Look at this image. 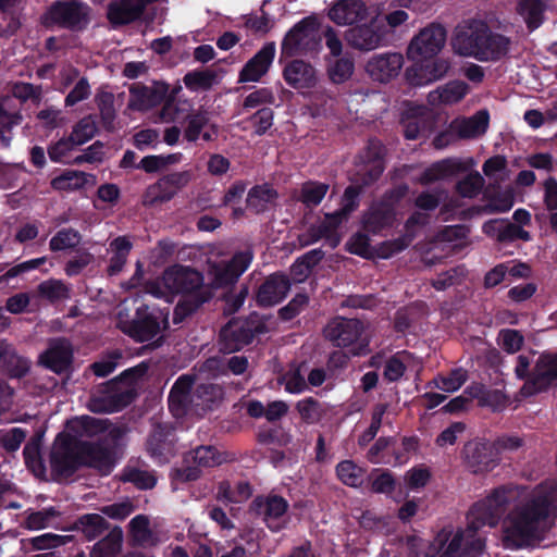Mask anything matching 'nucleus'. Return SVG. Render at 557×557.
Listing matches in <instances>:
<instances>
[{"label":"nucleus","instance_id":"1","mask_svg":"<svg viewBox=\"0 0 557 557\" xmlns=\"http://www.w3.org/2000/svg\"><path fill=\"white\" fill-rule=\"evenodd\" d=\"M510 492L505 485L494 488L472 505L466 530H457L449 541V534L441 533L438 557H479L485 540L478 535V531L486 525L495 528L502 518L507 546L522 548L542 540L557 518V483H540L504 516L510 503Z\"/></svg>","mask_w":557,"mask_h":557},{"label":"nucleus","instance_id":"2","mask_svg":"<svg viewBox=\"0 0 557 557\" xmlns=\"http://www.w3.org/2000/svg\"><path fill=\"white\" fill-rule=\"evenodd\" d=\"M46 429L35 430L23 448L26 468L39 480L62 482L70 478V418L63 421V429L55 436L48 455L49 468L42 457L41 447Z\"/></svg>","mask_w":557,"mask_h":557},{"label":"nucleus","instance_id":"3","mask_svg":"<svg viewBox=\"0 0 557 557\" xmlns=\"http://www.w3.org/2000/svg\"><path fill=\"white\" fill-rule=\"evenodd\" d=\"M147 370L148 366L140 362L98 385L90 394L89 410L98 413H113L129 406L138 396L137 382Z\"/></svg>","mask_w":557,"mask_h":557},{"label":"nucleus","instance_id":"4","mask_svg":"<svg viewBox=\"0 0 557 557\" xmlns=\"http://www.w3.org/2000/svg\"><path fill=\"white\" fill-rule=\"evenodd\" d=\"M123 431L113 426L96 442H79L72 436V474L81 467L86 466L109 473L114 466V453Z\"/></svg>","mask_w":557,"mask_h":557},{"label":"nucleus","instance_id":"5","mask_svg":"<svg viewBox=\"0 0 557 557\" xmlns=\"http://www.w3.org/2000/svg\"><path fill=\"white\" fill-rule=\"evenodd\" d=\"M407 193V185H398L386 190L379 200L373 201L361 216L363 231L377 235L384 230L392 228L397 220V207Z\"/></svg>","mask_w":557,"mask_h":557},{"label":"nucleus","instance_id":"6","mask_svg":"<svg viewBox=\"0 0 557 557\" xmlns=\"http://www.w3.org/2000/svg\"><path fill=\"white\" fill-rule=\"evenodd\" d=\"M169 312L158 306L141 305L136 308L132 319L119 322L120 330L137 343L156 338L162 330L169 327Z\"/></svg>","mask_w":557,"mask_h":557},{"label":"nucleus","instance_id":"7","mask_svg":"<svg viewBox=\"0 0 557 557\" xmlns=\"http://www.w3.org/2000/svg\"><path fill=\"white\" fill-rule=\"evenodd\" d=\"M268 331L265 323L257 314L246 319L232 318L219 332L220 352L234 354L251 344L255 337Z\"/></svg>","mask_w":557,"mask_h":557},{"label":"nucleus","instance_id":"8","mask_svg":"<svg viewBox=\"0 0 557 557\" xmlns=\"http://www.w3.org/2000/svg\"><path fill=\"white\" fill-rule=\"evenodd\" d=\"M164 287L172 294H181L182 297H197L209 293L213 298V288L205 284L203 274L196 269L176 264L168 268L163 275Z\"/></svg>","mask_w":557,"mask_h":557},{"label":"nucleus","instance_id":"9","mask_svg":"<svg viewBox=\"0 0 557 557\" xmlns=\"http://www.w3.org/2000/svg\"><path fill=\"white\" fill-rule=\"evenodd\" d=\"M318 23L315 17L307 16L297 22L284 36L281 42L280 63L284 59L305 54L314 49Z\"/></svg>","mask_w":557,"mask_h":557},{"label":"nucleus","instance_id":"10","mask_svg":"<svg viewBox=\"0 0 557 557\" xmlns=\"http://www.w3.org/2000/svg\"><path fill=\"white\" fill-rule=\"evenodd\" d=\"M447 30L441 23H430L408 45L407 55L411 60H426L436 57L445 46Z\"/></svg>","mask_w":557,"mask_h":557},{"label":"nucleus","instance_id":"11","mask_svg":"<svg viewBox=\"0 0 557 557\" xmlns=\"http://www.w3.org/2000/svg\"><path fill=\"white\" fill-rule=\"evenodd\" d=\"M288 508V502L283 496L276 494L257 496L251 502V510L262 519L267 528L272 532H280L285 529V516Z\"/></svg>","mask_w":557,"mask_h":557},{"label":"nucleus","instance_id":"12","mask_svg":"<svg viewBox=\"0 0 557 557\" xmlns=\"http://www.w3.org/2000/svg\"><path fill=\"white\" fill-rule=\"evenodd\" d=\"M462 456L467 468L474 474L492 471L499 461L493 443L472 440L465 444Z\"/></svg>","mask_w":557,"mask_h":557},{"label":"nucleus","instance_id":"13","mask_svg":"<svg viewBox=\"0 0 557 557\" xmlns=\"http://www.w3.org/2000/svg\"><path fill=\"white\" fill-rule=\"evenodd\" d=\"M347 44L359 51H371L384 46L386 33L376 18L368 23L357 24L345 32Z\"/></svg>","mask_w":557,"mask_h":557},{"label":"nucleus","instance_id":"14","mask_svg":"<svg viewBox=\"0 0 557 557\" xmlns=\"http://www.w3.org/2000/svg\"><path fill=\"white\" fill-rule=\"evenodd\" d=\"M364 332L362 321L336 317L324 327V337L335 347L346 348L356 344Z\"/></svg>","mask_w":557,"mask_h":557},{"label":"nucleus","instance_id":"15","mask_svg":"<svg viewBox=\"0 0 557 557\" xmlns=\"http://www.w3.org/2000/svg\"><path fill=\"white\" fill-rule=\"evenodd\" d=\"M252 258V252L249 250L238 251L228 261L214 264L211 268L213 280L212 284H210L213 290L234 285L249 268Z\"/></svg>","mask_w":557,"mask_h":557},{"label":"nucleus","instance_id":"16","mask_svg":"<svg viewBox=\"0 0 557 557\" xmlns=\"http://www.w3.org/2000/svg\"><path fill=\"white\" fill-rule=\"evenodd\" d=\"M188 171L173 172L160 177L145 193V203L154 206L170 201L190 181Z\"/></svg>","mask_w":557,"mask_h":557},{"label":"nucleus","instance_id":"17","mask_svg":"<svg viewBox=\"0 0 557 557\" xmlns=\"http://www.w3.org/2000/svg\"><path fill=\"white\" fill-rule=\"evenodd\" d=\"M557 384V351L543 352L539 356L531 379L524 384V389L530 394L547 391Z\"/></svg>","mask_w":557,"mask_h":557},{"label":"nucleus","instance_id":"18","mask_svg":"<svg viewBox=\"0 0 557 557\" xmlns=\"http://www.w3.org/2000/svg\"><path fill=\"white\" fill-rule=\"evenodd\" d=\"M484 26L485 23L482 22L458 25L450 40L453 51L460 57H471L476 60Z\"/></svg>","mask_w":557,"mask_h":557},{"label":"nucleus","instance_id":"19","mask_svg":"<svg viewBox=\"0 0 557 557\" xmlns=\"http://www.w3.org/2000/svg\"><path fill=\"white\" fill-rule=\"evenodd\" d=\"M289 277L283 272L269 275L259 286L256 302L261 308L273 307L282 302L290 290Z\"/></svg>","mask_w":557,"mask_h":557},{"label":"nucleus","instance_id":"20","mask_svg":"<svg viewBox=\"0 0 557 557\" xmlns=\"http://www.w3.org/2000/svg\"><path fill=\"white\" fill-rule=\"evenodd\" d=\"M404 64V57L397 52L374 54L366 64L369 76L380 83H388L396 77Z\"/></svg>","mask_w":557,"mask_h":557},{"label":"nucleus","instance_id":"21","mask_svg":"<svg viewBox=\"0 0 557 557\" xmlns=\"http://www.w3.org/2000/svg\"><path fill=\"white\" fill-rule=\"evenodd\" d=\"M146 450L157 462H168L175 453L172 430L165 424H156L147 438Z\"/></svg>","mask_w":557,"mask_h":557},{"label":"nucleus","instance_id":"22","mask_svg":"<svg viewBox=\"0 0 557 557\" xmlns=\"http://www.w3.org/2000/svg\"><path fill=\"white\" fill-rule=\"evenodd\" d=\"M276 46L274 41L263 47L249 59L239 72V82H259L265 75L274 60Z\"/></svg>","mask_w":557,"mask_h":557},{"label":"nucleus","instance_id":"23","mask_svg":"<svg viewBox=\"0 0 557 557\" xmlns=\"http://www.w3.org/2000/svg\"><path fill=\"white\" fill-rule=\"evenodd\" d=\"M282 74L285 83L294 89H310L318 81L314 66L301 59L286 62Z\"/></svg>","mask_w":557,"mask_h":557},{"label":"nucleus","instance_id":"24","mask_svg":"<svg viewBox=\"0 0 557 557\" xmlns=\"http://www.w3.org/2000/svg\"><path fill=\"white\" fill-rule=\"evenodd\" d=\"M38 362L54 373L70 369V339L64 337L50 339L48 348L39 355Z\"/></svg>","mask_w":557,"mask_h":557},{"label":"nucleus","instance_id":"25","mask_svg":"<svg viewBox=\"0 0 557 557\" xmlns=\"http://www.w3.org/2000/svg\"><path fill=\"white\" fill-rule=\"evenodd\" d=\"M510 44L507 36L492 32L485 24L476 60L480 62L499 61L507 55Z\"/></svg>","mask_w":557,"mask_h":557},{"label":"nucleus","instance_id":"26","mask_svg":"<svg viewBox=\"0 0 557 557\" xmlns=\"http://www.w3.org/2000/svg\"><path fill=\"white\" fill-rule=\"evenodd\" d=\"M368 16L369 9L362 0H338L329 11V17L337 25H357Z\"/></svg>","mask_w":557,"mask_h":557},{"label":"nucleus","instance_id":"27","mask_svg":"<svg viewBox=\"0 0 557 557\" xmlns=\"http://www.w3.org/2000/svg\"><path fill=\"white\" fill-rule=\"evenodd\" d=\"M168 92V86L147 87L145 85H134L129 88L131 108L147 110L161 104Z\"/></svg>","mask_w":557,"mask_h":557},{"label":"nucleus","instance_id":"28","mask_svg":"<svg viewBox=\"0 0 557 557\" xmlns=\"http://www.w3.org/2000/svg\"><path fill=\"white\" fill-rule=\"evenodd\" d=\"M471 399H476L480 407H490L494 411L506 407L508 397L499 389H492L482 383L473 382L463 391Z\"/></svg>","mask_w":557,"mask_h":557},{"label":"nucleus","instance_id":"29","mask_svg":"<svg viewBox=\"0 0 557 557\" xmlns=\"http://www.w3.org/2000/svg\"><path fill=\"white\" fill-rule=\"evenodd\" d=\"M434 123L432 113L424 108H419L401 120L404 136L408 140H416L426 135L432 129Z\"/></svg>","mask_w":557,"mask_h":557},{"label":"nucleus","instance_id":"30","mask_svg":"<svg viewBox=\"0 0 557 557\" xmlns=\"http://www.w3.org/2000/svg\"><path fill=\"white\" fill-rule=\"evenodd\" d=\"M277 197V191L269 184L255 185L248 190L246 206L252 213L262 214L275 203Z\"/></svg>","mask_w":557,"mask_h":557},{"label":"nucleus","instance_id":"31","mask_svg":"<svg viewBox=\"0 0 557 557\" xmlns=\"http://www.w3.org/2000/svg\"><path fill=\"white\" fill-rule=\"evenodd\" d=\"M185 461L194 462L196 467L213 468L226 462V454L218 450L212 445H200L185 453Z\"/></svg>","mask_w":557,"mask_h":557},{"label":"nucleus","instance_id":"32","mask_svg":"<svg viewBox=\"0 0 557 557\" xmlns=\"http://www.w3.org/2000/svg\"><path fill=\"white\" fill-rule=\"evenodd\" d=\"M247 414L255 419L265 418L273 423L281 420L288 412V405L283 400H274L267 406L260 400H250L246 406Z\"/></svg>","mask_w":557,"mask_h":557},{"label":"nucleus","instance_id":"33","mask_svg":"<svg viewBox=\"0 0 557 557\" xmlns=\"http://www.w3.org/2000/svg\"><path fill=\"white\" fill-rule=\"evenodd\" d=\"M108 422V420L89 416L72 418V436L75 440L83 436H103L110 431Z\"/></svg>","mask_w":557,"mask_h":557},{"label":"nucleus","instance_id":"34","mask_svg":"<svg viewBox=\"0 0 557 557\" xmlns=\"http://www.w3.org/2000/svg\"><path fill=\"white\" fill-rule=\"evenodd\" d=\"M490 113L487 110H480L469 119H463L456 125L459 138L468 139L483 135L488 127Z\"/></svg>","mask_w":557,"mask_h":557},{"label":"nucleus","instance_id":"35","mask_svg":"<svg viewBox=\"0 0 557 557\" xmlns=\"http://www.w3.org/2000/svg\"><path fill=\"white\" fill-rule=\"evenodd\" d=\"M329 189L330 185L327 183L309 180L301 184L295 199L306 208L312 209L322 202Z\"/></svg>","mask_w":557,"mask_h":557},{"label":"nucleus","instance_id":"36","mask_svg":"<svg viewBox=\"0 0 557 557\" xmlns=\"http://www.w3.org/2000/svg\"><path fill=\"white\" fill-rule=\"evenodd\" d=\"M110 248L113 255L109 260L107 273L110 276H114L123 270L133 244L127 236H117L110 243Z\"/></svg>","mask_w":557,"mask_h":557},{"label":"nucleus","instance_id":"37","mask_svg":"<svg viewBox=\"0 0 557 557\" xmlns=\"http://www.w3.org/2000/svg\"><path fill=\"white\" fill-rule=\"evenodd\" d=\"M326 73L333 84H344L350 79L355 71V61L348 53L326 61Z\"/></svg>","mask_w":557,"mask_h":557},{"label":"nucleus","instance_id":"38","mask_svg":"<svg viewBox=\"0 0 557 557\" xmlns=\"http://www.w3.org/2000/svg\"><path fill=\"white\" fill-rule=\"evenodd\" d=\"M122 542V529L115 527L94 545L90 557H115L121 552Z\"/></svg>","mask_w":557,"mask_h":557},{"label":"nucleus","instance_id":"39","mask_svg":"<svg viewBox=\"0 0 557 557\" xmlns=\"http://www.w3.org/2000/svg\"><path fill=\"white\" fill-rule=\"evenodd\" d=\"M202 474L199 467L194 462L185 461V454L183 455L182 465L171 469L169 478L173 491H177L182 485L197 481Z\"/></svg>","mask_w":557,"mask_h":557},{"label":"nucleus","instance_id":"40","mask_svg":"<svg viewBox=\"0 0 557 557\" xmlns=\"http://www.w3.org/2000/svg\"><path fill=\"white\" fill-rule=\"evenodd\" d=\"M211 300L209 293H203L195 297H182L176 304L173 311V323L181 324L186 318L195 313L203 304Z\"/></svg>","mask_w":557,"mask_h":557},{"label":"nucleus","instance_id":"41","mask_svg":"<svg viewBox=\"0 0 557 557\" xmlns=\"http://www.w3.org/2000/svg\"><path fill=\"white\" fill-rule=\"evenodd\" d=\"M337 479L350 487H359L363 483L364 469L359 467L354 460L346 459L337 463Z\"/></svg>","mask_w":557,"mask_h":557},{"label":"nucleus","instance_id":"42","mask_svg":"<svg viewBox=\"0 0 557 557\" xmlns=\"http://www.w3.org/2000/svg\"><path fill=\"white\" fill-rule=\"evenodd\" d=\"M545 4L542 0H520L519 12L523 16L530 32L539 28L543 23Z\"/></svg>","mask_w":557,"mask_h":557},{"label":"nucleus","instance_id":"43","mask_svg":"<svg viewBox=\"0 0 557 557\" xmlns=\"http://www.w3.org/2000/svg\"><path fill=\"white\" fill-rule=\"evenodd\" d=\"M96 104L100 112V119L107 131L114 129V120L116 117L114 109V96L110 91L99 90L95 97Z\"/></svg>","mask_w":557,"mask_h":557},{"label":"nucleus","instance_id":"44","mask_svg":"<svg viewBox=\"0 0 557 557\" xmlns=\"http://www.w3.org/2000/svg\"><path fill=\"white\" fill-rule=\"evenodd\" d=\"M223 387L211 382L198 384L194 392V398L199 400L203 407L209 409L220 404L223 400Z\"/></svg>","mask_w":557,"mask_h":557},{"label":"nucleus","instance_id":"45","mask_svg":"<svg viewBox=\"0 0 557 557\" xmlns=\"http://www.w3.org/2000/svg\"><path fill=\"white\" fill-rule=\"evenodd\" d=\"M295 409L299 413L301 421L306 424L318 423L325 412L322 404L311 396L298 400Z\"/></svg>","mask_w":557,"mask_h":557},{"label":"nucleus","instance_id":"46","mask_svg":"<svg viewBox=\"0 0 557 557\" xmlns=\"http://www.w3.org/2000/svg\"><path fill=\"white\" fill-rule=\"evenodd\" d=\"M186 121V126L184 129V139L188 143H196L202 129L209 124V115L206 111H194L193 113H187L184 117Z\"/></svg>","mask_w":557,"mask_h":557},{"label":"nucleus","instance_id":"47","mask_svg":"<svg viewBox=\"0 0 557 557\" xmlns=\"http://www.w3.org/2000/svg\"><path fill=\"white\" fill-rule=\"evenodd\" d=\"M462 170L460 162L446 159L441 162H436L426 169L421 176L423 183H432L442 180L446 176L453 175Z\"/></svg>","mask_w":557,"mask_h":557},{"label":"nucleus","instance_id":"48","mask_svg":"<svg viewBox=\"0 0 557 557\" xmlns=\"http://www.w3.org/2000/svg\"><path fill=\"white\" fill-rule=\"evenodd\" d=\"M216 78L212 70H194L185 74L183 82L187 89L191 91L209 90Z\"/></svg>","mask_w":557,"mask_h":557},{"label":"nucleus","instance_id":"49","mask_svg":"<svg viewBox=\"0 0 557 557\" xmlns=\"http://www.w3.org/2000/svg\"><path fill=\"white\" fill-rule=\"evenodd\" d=\"M41 23L46 27L60 25L70 27V1H58L53 3L41 16Z\"/></svg>","mask_w":557,"mask_h":557},{"label":"nucleus","instance_id":"50","mask_svg":"<svg viewBox=\"0 0 557 557\" xmlns=\"http://www.w3.org/2000/svg\"><path fill=\"white\" fill-rule=\"evenodd\" d=\"M121 480L134 484L141 491L152 490L157 484V476L152 471L129 467L124 469Z\"/></svg>","mask_w":557,"mask_h":557},{"label":"nucleus","instance_id":"51","mask_svg":"<svg viewBox=\"0 0 557 557\" xmlns=\"http://www.w3.org/2000/svg\"><path fill=\"white\" fill-rule=\"evenodd\" d=\"M0 366L3 372L11 379H22L30 370V361L17 355L13 349L7 355Z\"/></svg>","mask_w":557,"mask_h":557},{"label":"nucleus","instance_id":"52","mask_svg":"<svg viewBox=\"0 0 557 557\" xmlns=\"http://www.w3.org/2000/svg\"><path fill=\"white\" fill-rule=\"evenodd\" d=\"M22 122L21 108L12 107L9 98L0 99V133H11Z\"/></svg>","mask_w":557,"mask_h":557},{"label":"nucleus","instance_id":"53","mask_svg":"<svg viewBox=\"0 0 557 557\" xmlns=\"http://www.w3.org/2000/svg\"><path fill=\"white\" fill-rule=\"evenodd\" d=\"M82 236L72 228V275L94 261V255L88 248L81 246Z\"/></svg>","mask_w":557,"mask_h":557},{"label":"nucleus","instance_id":"54","mask_svg":"<svg viewBox=\"0 0 557 557\" xmlns=\"http://www.w3.org/2000/svg\"><path fill=\"white\" fill-rule=\"evenodd\" d=\"M412 1L413 0H392L388 3L384 20L389 27L396 28L408 21L409 14L405 9L410 8Z\"/></svg>","mask_w":557,"mask_h":557},{"label":"nucleus","instance_id":"55","mask_svg":"<svg viewBox=\"0 0 557 557\" xmlns=\"http://www.w3.org/2000/svg\"><path fill=\"white\" fill-rule=\"evenodd\" d=\"M468 380V372L462 368L453 369L447 375L434 379L435 386L444 392L453 393L459 389Z\"/></svg>","mask_w":557,"mask_h":557},{"label":"nucleus","instance_id":"56","mask_svg":"<svg viewBox=\"0 0 557 557\" xmlns=\"http://www.w3.org/2000/svg\"><path fill=\"white\" fill-rule=\"evenodd\" d=\"M468 91V85L462 81H451L445 86L438 88L434 94L443 103L459 102Z\"/></svg>","mask_w":557,"mask_h":557},{"label":"nucleus","instance_id":"57","mask_svg":"<svg viewBox=\"0 0 557 557\" xmlns=\"http://www.w3.org/2000/svg\"><path fill=\"white\" fill-rule=\"evenodd\" d=\"M413 240V235L404 234L397 238L383 242L377 248V256L382 259H388L393 256L404 251L410 246Z\"/></svg>","mask_w":557,"mask_h":557},{"label":"nucleus","instance_id":"58","mask_svg":"<svg viewBox=\"0 0 557 557\" xmlns=\"http://www.w3.org/2000/svg\"><path fill=\"white\" fill-rule=\"evenodd\" d=\"M12 95L22 103L32 100L34 103H39L42 96V88L40 85H34L26 82H16L12 86Z\"/></svg>","mask_w":557,"mask_h":557},{"label":"nucleus","instance_id":"59","mask_svg":"<svg viewBox=\"0 0 557 557\" xmlns=\"http://www.w3.org/2000/svg\"><path fill=\"white\" fill-rule=\"evenodd\" d=\"M96 132L97 126L91 116L82 119L72 127V147L85 144L95 136Z\"/></svg>","mask_w":557,"mask_h":557},{"label":"nucleus","instance_id":"60","mask_svg":"<svg viewBox=\"0 0 557 557\" xmlns=\"http://www.w3.org/2000/svg\"><path fill=\"white\" fill-rule=\"evenodd\" d=\"M416 61L417 62L405 71V77L408 84L414 87H420L433 83L424 62L422 60Z\"/></svg>","mask_w":557,"mask_h":557},{"label":"nucleus","instance_id":"61","mask_svg":"<svg viewBox=\"0 0 557 557\" xmlns=\"http://www.w3.org/2000/svg\"><path fill=\"white\" fill-rule=\"evenodd\" d=\"M274 112L270 107H262L248 117L258 136L264 135L273 125Z\"/></svg>","mask_w":557,"mask_h":557},{"label":"nucleus","instance_id":"62","mask_svg":"<svg viewBox=\"0 0 557 557\" xmlns=\"http://www.w3.org/2000/svg\"><path fill=\"white\" fill-rule=\"evenodd\" d=\"M38 293L50 302H55L67 297L69 288L61 281L49 280L38 285Z\"/></svg>","mask_w":557,"mask_h":557},{"label":"nucleus","instance_id":"63","mask_svg":"<svg viewBox=\"0 0 557 557\" xmlns=\"http://www.w3.org/2000/svg\"><path fill=\"white\" fill-rule=\"evenodd\" d=\"M26 436L27 431L17 426L0 432V446L7 453H15L21 447Z\"/></svg>","mask_w":557,"mask_h":557},{"label":"nucleus","instance_id":"64","mask_svg":"<svg viewBox=\"0 0 557 557\" xmlns=\"http://www.w3.org/2000/svg\"><path fill=\"white\" fill-rule=\"evenodd\" d=\"M79 524L88 540L99 536L108 528L107 520L97 513L83 516Z\"/></svg>","mask_w":557,"mask_h":557}]
</instances>
